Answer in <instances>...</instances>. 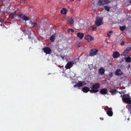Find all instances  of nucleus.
Segmentation results:
<instances>
[{"instance_id": "1", "label": "nucleus", "mask_w": 131, "mask_h": 131, "mask_svg": "<svg viewBox=\"0 0 131 131\" xmlns=\"http://www.w3.org/2000/svg\"><path fill=\"white\" fill-rule=\"evenodd\" d=\"M100 87V84L98 83H95L92 85V89L90 91L91 93H95L98 92V89Z\"/></svg>"}, {"instance_id": "2", "label": "nucleus", "mask_w": 131, "mask_h": 131, "mask_svg": "<svg viewBox=\"0 0 131 131\" xmlns=\"http://www.w3.org/2000/svg\"><path fill=\"white\" fill-rule=\"evenodd\" d=\"M103 24V18L100 17L98 16H97L96 17L95 21V24L97 26H99Z\"/></svg>"}, {"instance_id": "3", "label": "nucleus", "mask_w": 131, "mask_h": 131, "mask_svg": "<svg viewBox=\"0 0 131 131\" xmlns=\"http://www.w3.org/2000/svg\"><path fill=\"white\" fill-rule=\"evenodd\" d=\"M100 5L103 6L104 5L110 3V1L108 0H99L98 1Z\"/></svg>"}, {"instance_id": "4", "label": "nucleus", "mask_w": 131, "mask_h": 131, "mask_svg": "<svg viewBox=\"0 0 131 131\" xmlns=\"http://www.w3.org/2000/svg\"><path fill=\"white\" fill-rule=\"evenodd\" d=\"M98 50L95 49H92L90 51L89 55L90 56H93L96 55L97 53Z\"/></svg>"}, {"instance_id": "5", "label": "nucleus", "mask_w": 131, "mask_h": 131, "mask_svg": "<svg viewBox=\"0 0 131 131\" xmlns=\"http://www.w3.org/2000/svg\"><path fill=\"white\" fill-rule=\"evenodd\" d=\"M20 18L23 20L27 21L29 20V17L26 16L23 14H21L19 15Z\"/></svg>"}, {"instance_id": "6", "label": "nucleus", "mask_w": 131, "mask_h": 131, "mask_svg": "<svg viewBox=\"0 0 131 131\" xmlns=\"http://www.w3.org/2000/svg\"><path fill=\"white\" fill-rule=\"evenodd\" d=\"M44 52L46 54H50V53L51 50L48 47H45L43 49Z\"/></svg>"}, {"instance_id": "7", "label": "nucleus", "mask_w": 131, "mask_h": 131, "mask_svg": "<svg viewBox=\"0 0 131 131\" xmlns=\"http://www.w3.org/2000/svg\"><path fill=\"white\" fill-rule=\"evenodd\" d=\"M73 61H69L67 63L65 67L66 69H70L73 66Z\"/></svg>"}, {"instance_id": "8", "label": "nucleus", "mask_w": 131, "mask_h": 131, "mask_svg": "<svg viewBox=\"0 0 131 131\" xmlns=\"http://www.w3.org/2000/svg\"><path fill=\"white\" fill-rule=\"evenodd\" d=\"M123 100L127 104H131V100L130 99V97H124L123 98Z\"/></svg>"}, {"instance_id": "9", "label": "nucleus", "mask_w": 131, "mask_h": 131, "mask_svg": "<svg viewBox=\"0 0 131 131\" xmlns=\"http://www.w3.org/2000/svg\"><path fill=\"white\" fill-rule=\"evenodd\" d=\"M85 38L89 42H91L94 40V38L91 36L89 35H87L85 36Z\"/></svg>"}, {"instance_id": "10", "label": "nucleus", "mask_w": 131, "mask_h": 131, "mask_svg": "<svg viewBox=\"0 0 131 131\" xmlns=\"http://www.w3.org/2000/svg\"><path fill=\"white\" fill-rule=\"evenodd\" d=\"M123 73L119 69H117L115 72V74L116 75H121L123 74Z\"/></svg>"}, {"instance_id": "11", "label": "nucleus", "mask_w": 131, "mask_h": 131, "mask_svg": "<svg viewBox=\"0 0 131 131\" xmlns=\"http://www.w3.org/2000/svg\"><path fill=\"white\" fill-rule=\"evenodd\" d=\"M120 56L119 53L117 51L114 52L113 53V56L114 58H117L118 57Z\"/></svg>"}, {"instance_id": "12", "label": "nucleus", "mask_w": 131, "mask_h": 131, "mask_svg": "<svg viewBox=\"0 0 131 131\" xmlns=\"http://www.w3.org/2000/svg\"><path fill=\"white\" fill-rule=\"evenodd\" d=\"M107 90L106 88H103L101 89L100 91V94L103 95L106 94L107 92Z\"/></svg>"}, {"instance_id": "13", "label": "nucleus", "mask_w": 131, "mask_h": 131, "mask_svg": "<svg viewBox=\"0 0 131 131\" xmlns=\"http://www.w3.org/2000/svg\"><path fill=\"white\" fill-rule=\"evenodd\" d=\"M68 23L70 25H72L74 22V20L72 17H69L67 20Z\"/></svg>"}, {"instance_id": "14", "label": "nucleus", "mask_w": 131, "mask_h": 131, "mask_svg": "<svg viewBox=\"0 0 131 131\" xmlns=\"http://www.w3.org/2000/svg\"><path fill=\"white\" fill-rule=\"evenodd\" d=\"M131 50V47H128L124 50L123 52V54L125 56L126 54L128 53L129 51Z\"/></svg>"}, {"instance_id": "15", "label": "nucleus", "mask_w": 131, "mask_h": 131, "mask_svg": "<svg viewBox=\"0 0 131 131\" xmlns=\"http://www.w3.org/2000/svg\"><path fill=\"white\" fill-rule=\"evenodd\" d=\"M84 34L83 33L78 32L77 34V36L81 39H83Z\"/></svg>"}, {"instance_id": "16", "label": "nucleus", "mask_w": 131, "mask_h": 131, "mask_svg": "<svg viewBox=\"0 0 131 131\" xmlns=\"http://www.w3.org/2000/svg\"><path fill=\"white\" fill-rule=\"evenodd\" d=\"M89 88L87 86H84L82 88V91L85 93H86L90 91Z\"/></svg>"}, {"instance_id": "17", "label": "nucleus", "mask_w": 131, "mask_h": 131, "mask_svg": "<svg viewBox=\"0 0 131 131\" xmlns=\"http://www.w3.org/2000/svg\"><path fill=\"white\" fill-rule=\"evenodd\" d=\"M28 38L29 39H31V40H32V41L33 40L35 42H36V40H38V38L35 35L32 38L31 37L30 35L28 37Z\"/></svg>"}, {"instance_id": "18", "label": "nucleus", "mask_w": 131, "mask_h": 131, "mask_svg": "<svg viewBox=\"0 0 131 131\" xmlns=\"http://www.w3.org/2000/svg\"><path fill=\"white\" fill-rule=\"evenodd\" d=\"M83 85L82 82L81 81H79L78 83L74 86V87H81Z\"/></svg>"}, {"instance_id": "19", "label": "nucleus", "mask_w": 131, "mask_h": 131, "mask_svg": "<svg viewBox=\"0 0 131 131\" xmlns=\"http://www.w3.org/2000/svg\"><path fill=\"white\" fill-rule=\"evenodd\" d=\"M29 23L32 27L36 28L38 27L37 24L35 22L33 23L31 21H30Z\"/></svg>"}, {"instance_id": "20", "label": "nucleus", "mask_w": 131, "mask_h": 131, "mask_svg": "<svg viewBox=\"0 0 131 131\" xmlns=\"http://www.w3.org/2000/svg\"><path fill=\"white\" fill-rule=\"evenodd\" d=\"M17 16V15L15 13H11L9 15V17L12 19H13Z\"/></svg>"}, {"instance_id": "21", "label": "nucleus", "mask_w": 131, "mask_h": 131, "mask_svg": "<svg viewBox=\"0 0 131 131\" xmlns=\"http://www.w3.org/2000/svg\"><path fill=\"white\" fill-rule=\"evenodd\" d=\"M99 72L100 74L102 75L104 74L105 70L103 67H101L99 70Z\"/></svg>"}, {"instance_id": "22", "label": "nucleus", "mask_w": 131, "mask_h": 131, "mask_svg": "<svg viewBox=\"0 0 131 131\" xmlns=\"http://www.w3.org/2000/svg\"><path fill=\"white\" fill-rule=\"evenodd\" d=\"M55 35L54 34L52 35L50 37V39L52 42H54L55 39Z\"/></svg>"}, {"instance_id": "23", "label": "nucleus", "mask_w": 131, "mask_h": 131, "mask_svg": "<svg viewBox=\"0 0 131 131\" xmlns=\"http://www.w3.org/2000/svg\"><path fill=\"white\" fill-rule=\"evenodd\" d=\"M110 92L111 93V94L112 95H114L117 92V90L116 89H114L112 91L110 90Z\"/></svg>"}, {"instance_id": "24", "label": "nucleus", "mask_w": 131, "mask_h": 131, "mask_svg": "<svg viewBox=\"0 0 131 131\" xmlns=\"http://www.w3.org/2000/svg\"><path fill=\"white\" fill-rule=\"evenodd\" d=\"M60 12L62 14H66L67 11L66 9L65 8H63L61 10Z\"/></svg>"}, {"instance_id": "25", "label": "nucleus", "mask_w": 131, "mask_h": 131, "mask_svg": "<svg viewBox=\"0 0 131 131\" xmlns=\"http://www.w3.org/2000/svg\"><path fill=\"white\" fill-rule=\"evenodd\" d=\"M107 114L110 116H111L113 114V112L112 111H108L107 112Z\"/></svg>"}, {"instance_id": "26", "label": "nucleus", "mask_w": 131, "mask_h": 131, "mask_svg": "<svg viewBox=\"0 0 131 131\" xmlns=\"http://www.w3.org/2000/svg\"><path fill=\"white\" fill-rule=\"evenodd\" d=\"M125 61L126 62H131V58L130 57H127L125 59Z\"/></svg>"}, {"instance_id": "27", "label": "nucleus", "mask_w": 131, "mask_h": 131, "mask_svg": "<svg viewBox=\"0 0 131 131\" xmlns=\"http://www.w3.org/2000/svg\"><path fill=\"white\" fill-rule=\"evenodd\" d=\"M126 28V27L125 26H120L119 28V29L121 31H122L125 30Z\"/></svg>"}, {"instance_id": "28", "label": "nucleus", "mask_w": 131, "mask_h": 131, "mask_svg": "<svg viewBox=\"0 0 131 131\" xmlns=\"http://www.w3.org/2000/svg\"><path fill=\"white\" fill-rule=\"evenodd\" d=\"M104 8L108 12L110 11V7L109 6L106 5H105L104 7Z\"/></svg>"}, {"instance_id": "29", "label": "nucleus", "mask_w": 131, "mask_h": 131, "mask_svg": "<svg viewBox=\"0 0 131 131\" xmlns=\"http://www.w3.org/2000/svg\"><path fill=\"white\" fill-rule=\"evenodd\" d=\"M113 32V31H109L108 32V33H107V37L108 38H110V37L111 36V35H110L109 34L112 33Z\"/></svg>"}, {"instance_id": "30", "label": "nucleus", "mask_w": 131, "mask_h": 131, "mask_svg": "<svg viewBox=\"0 0 131 131\" xmlns=\"http://www.w3.org/2000/svg\"><path fill=\"white\" fill-rule=\"evenodd\" d=\"M67 32H69L71 31L72 32H74V30L72 29H68L67 30Z\"/></svg>"}, {"instance_id": "31", "label": "nucleus", "mask_w": 131, "mask_h": 131, "mask_svg": "<svg viewBox=\"0 0 131 131\" xmlns=\"http://www.w3.org/2000/svg\"><path fill=\"white\" fill-rule=\"evenodd\" d=\"M124 97H130L129 94H124Z\"/></svg>"}, {"instance_id": "32", "label": "nucleus", "mask_w": 131, "mask_h": 131, "mask_svg": "<svg viewBox=\"0 0 131 131\" xmlns=\"http://www.w3.org/2000/svg\"><path fill=\"white\" fill-rule=\"evenodd\" d=\"M97 28L95 27H92V30L93 31H94Z\"/></svg>"}, {"instance_id": "33", "label": "nucleus", "mask_w": 131, "mask_h": 131, "mask_svg": "<svg viewBox=\"0 0 131 131\" xmlns=\"http://www.w3.org/2000/svg\"><path fill=\"white\" fill-rule=\"evenodd\" d=\"M128 110L130 112V113H131V107H129L128 109Z\"/></svg>"}, {"instance_id": "34", "label": "nucleus", "mask_w": 131, "mask_h": 131, "mask_svg": "<svg viewBox=\"0 0 131 131\" xmlns=\"http://www.w3.org/2000/svg\"><path fill=\"white\" fill-rule=\"evenodd\" d=\"M117 92L119 94H121L122 93L124 94V92L123 91H122V92H119V91H117Z\"/></svg>"}, {"instance_id": "35", "label": "nucleus", "mask_w": 131, "mask_h": 131, "mask_svg": "<svg viewBox=\"0 0 131 131\" xmlns=\"http://www.w3.org/2000/svg\"><path fill=\"white\" fill-rule=\"evenodd\" d=\"M124 43H125L124 42V41H122L121 43V45H124Z\"/></svg>"}, {"instance_id": "36", "label": "nucleus", "mask_w": 131, "mask_h": 131, "mask_svg": "<svg viewBox=\"0 0 131 131\" xmlns=\"http://www.w3.org/2000/svg\"><path fill=\"white\" fill-rule=\"evenodd\" d=\"M61 58L63 60H64L65 58H66V57L65 56H61Z\"/></svg>"}, {"instance_id": "37", "label": "nucleus", "mask_w": 131, "mask_h": 131, "mask_svg": "<svg viewBox=\"0 0 131 131\" xmlns=\"http://www.w3.org/2000/svg\"><path fill=\"white\" fill-rule=\"evenodd\" d=\"M121 97H122V99L123 100V98H124V95H121Z\"/></svg>"}, {"instance_id": "38", "label": "nucleus", "mask_w": 131, "mask_h": 131, "mask_svg": "<svg viewBox=\"0 0 131 131\" xmlns=\"http://www.w3.org/2000/svg\"><path fill=\"white\" fill-rule=\"evenodd\" d=\"M100 119L101 120H104V118L103 117H101Z\"/></svg>"}, {"instance_id": "39", "label": "nucleus", "mask_w": 131, "mask_h": 131, "mask_svg": "<svg viewBox=\"0 0 131 131\" xmlns=\"http://www.w3.org/2000/svg\"><path fill=\"white\" fill-rule=\"evenodd\" d=\"M108 109L109 110V111H112V109L111 108H108V107H107Z\"/></svg>"}, {"instance_id": "40", "label": "nucleus", "mask_w": 131, "mask_h": 131, "mask_svg": "<svg viewBox=\"0 0 131 131\" xmlns=\"http://www.w3.org/2000/svg\"><path fill=\"white\" fill-rule=\"evenodd\" d=\"M25 30H24L23 31V32L24 34H26V32H25Z\"/></svg>"}, {"instance_id": "41", "label": "nucleus", "mask_w": 131, "mask_h": 131, "mask_svg": "<svg viewBox=\"0 0 131 131\" xmlns=\"http://www.w3.org/2000/svg\"><path fill=\"white\" fill-rule=\"evenodd\" d=\"M128 67H130V64H128Z\"/></svg>"}, {"instance_id": "42", "label": "nucleus", "mask_w": 131, "mask_h": 131, "mask_svg": "<svg viewBox=\"0 0 131 131\" xmlns=\"http://www.w3.org/2000/svg\"><path fill=\"white\" fill-rule=\"evenodd\" d=\"M70 1H74V0H70Z\"/></svg>"}, {"instance_id": "43", "label": "nucleus", "mask_w": 131, "mask_h": 131, "mask_svg": "<svg viewBox=\"0 0 131 131\" xmlns=\"http://www.w3.org/2000/svg\"><path fill=\"white\" fill-rule=\"evenodd\" d=\"M0 22H1V19H0Z\"/></svg>"}, {"instance_id": "44", "label": "nucleus", "mask_w": 131, "mask_h": 131, "mask_svg": "<svg viewBox=\"0 0 131 131\" xmlns=\"http://www.w3.org/2000/svg\"><path fill=\"white\" fill-rule=\"evenodd\" d=\"M111 75H112V73H111Z\"/></svg>"}, {"instance_id": "45", "label": "nucleus", "mask_w": 131, "mask_h": 131, "mask_svg": "<svg viewBox=\"0 0 131 131\" xmlns=\"http://www.w3.org/2000/svg\"><path fill=\"white\" fill-rule=\"evenodd\" d=\"M110 77H112V76H110Z\"/></svg>"}]
</instances>
